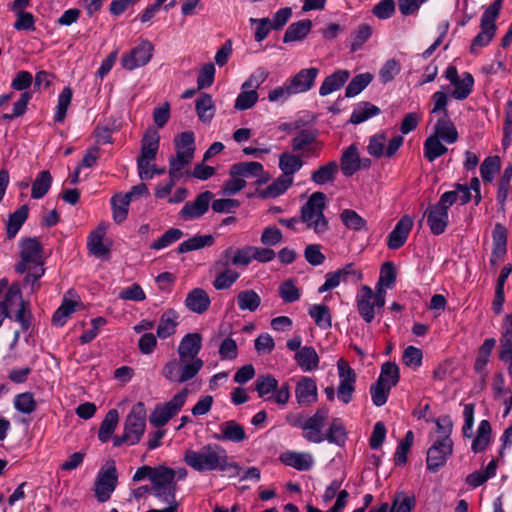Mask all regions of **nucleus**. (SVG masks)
<instances>
[{"label":"nucleus","instance_id":"nucleus-1","mask_svg":"<svg viewBox=\"0 0 512 512\" xmlns=\"http://www.w3.org/2000/svg\"><path fill=\"white\" fill-rule=\"evenodd\" d=\"M183 461L199 473L219 471L235 476L240 471L239 464L230 461L226 449L217 443H208L199 449L185 450Z\"/></svg>","mask_w":512,"mask_h":512},{"label":"nucleus","instance_id":"nucleus-2","mask_svg":"<svg viewBox=\"0 0 512 512\" xmlns=\"http://www.w3.org/2000/svg\"><path fill=\"white\" fill-rule=\"evenodd\" d=\"M21 260L15 266L18 273L27 275L24 279L25 284L31 285V290H35L36 282L44 275L42 249L39 241L34 238L24 240L20 246Z\"/></svg>","mask_w":512,"mask_h":512},{"label":"nucleus","instance_id":"nucleus-3","mask_svg":"<svg viewBox=\"0 0 512 512\" xmlns=\"http://www.w3.org/2000/svg\"><path fill=\"white\" fill-rule=\"evenodd\" d=\"M304 166L302 157L290 151L279 155L278 167L281 174L262 192L267 198H276L284 194L294 182V175Z\"/></svg>","mask_w":512,"mask_h":512},{"label":"nucleus","instance_id":"nucleus-4","mask_svg":"<svg viewBox=\"0 0 512 512\" xmlns=\"http://www.w3.org/2000/svg\"><path fill=\"white\" fill-rule=\"evenodd\" d=\"M326 195L323 192H314L301 207L300 220L307 229L320 235L328 230V220L324 215Z\"/></svg>","mask_w":512,"mask_h":512},{"label":"nucleus","instance_id":"nucleus-5","mask_svg":"<svg viewBox=\"0 0 512 512\" xmlns=\"http://www.w3.org/2000/svg\"><path fill=\"white\" fill-rule=\"evenodd\" d=\"M159 142V133L154 129L148 130L142 138L141 153L137 159L138 174L142 180H150L155 175Z\"/></svg>","mask_w":512,"mask_h":512},{"label":"nucleus","instance_id":"nucleus-6","mask_svg":"<svg viewBox=\"0 0 512 512\" xmlns=\"http://www.w3.org/2000/svg\"><path fill=\"white\" fill-rule=\"evenodd\" d=\"M457 201V193L447 191L440 196L439 201L431 205L427 212V224L434 235H441L445 232L449 222V208Z\"/></svg>","mask_w":512,"mask_h":512},{"label":"nucleus","instance_id":"nucleus-7","mask_svg":"<svg viewBox=\"0 0 512 512\" xmlns=\"http://www.w3.org/2000/svg\"><path fill=\"white\" fill-rule=\"evenodd\" d=\"M503 0H494V2L485 9L481 17L480 32L474 37L470 52L477 54L478 51L487 46L496 33V20L500 14Z\"/></svg>","mask_w":512,"mask_h":512},{"label":"nucleus","instance_id":"nucleus-8","mask_svg":"<svg viewBox=\"0 0 512 512\" xmlns=\"http://www.w3.org/2000/svg\"><path fill=\"white\" fill-rule=\"evenodd\" d=\"M204 365L186 357L172 358L162 368L163 377L171 383H185L201 371Z\"/></svg>","mask_w":512,"mask_h":512},{"label":"nucleus","instance_id":"nucleus-9","mask_svg":"<svg viewBox=\"0 0 512 512\" xmlns=\"http://www.w3.org/2000/svg\"><path fill=\"white\" fill-rule=\"evenodd\" d=\"M118 484V471L113 460L107 461L98 471L93 491L99 503L107 502Z\"/></svg>","mask_w":512,"mask_h":512},{"label":"nucleus","instance_id":"nucleus-10","mask_svg":"<svg viewBox=\"0 0 512 512\" xmlns=\"http://www.w3.org/2000/svg\"><path fill=\"white\" fill-rule=\"evenodd\" d=\"M187 396L188 390L184 388L169 401L157 404L149 416L150 424L155 428L165 426L184 407Z\"/></svg>","mask_w":512,"mask_h":512},{"label":"nucleus","instance_id":"nucleus-11","mask_svg":"<svg viewBox=\"0 0 512 512\" xmlns=\"http://www.w3.org/2000/svg\"><path fill=\"white\" fill-rule=\"evenodd\" d=\"M176 472L172 468L160 465L152 478L151 492L159 501L176 500Z\"/></svg>","mask_w":512,"mask_h":512},{"label":"nucleus","instance_id":"nucleus-12","mask_svg":"<svg viewBox=\"0 0 512 512\" xmlns=\"http://www.w3.org/2000/svg\"><path fill=\"white\" fill-rule=\"evenodd\" d=\"M147 411L143 402L134 404L126 416L123 431L127 438L138 444L146 429Z\"/></svg>","mask_w":512,"mask_h":512},{"label":"nucleus","instance_id":"nucleus-13","mask_svg":"<svg viewBox=\"0 0 512 512\" xmlns=\"http://www.w3.org/2000/svg\"><path fill=\"white\" fill-rule=\"evenodd\" d=\"M403 142L404 138L401 135H395L388 139L384 132H380L370 138L367 150L373 157L391 158L403 145Z\"/></svg>","mask_w":512,"mask_h":512},{"label":"nucleus","instance_id":"nucleus-14","mask_svg":"<svg viewBox=\"0 0 512 512\" xmlns=\"http://www.w3.org/2000/svg\"><path fill=\"white\" fill-rule=\"evenodd\" d=\"M329 409L325 406L319 407L317 411L305 419L302 430L303 438L311 443H322L326 440L323 428L328 420Z\"/></svg>","mask_w":512,"mask_h":512},{"label":"nucleus","instance_id":"nucleus-15","mask_svg":"<svg viewBox=\"0 0 512 512\" xmlns=\"http://www.w3.org/2000/svg\"><path fill=\"white\" fill-rule=\"evenodd\" d=\"M453 453L451 437L437 438L427 451V469L433 473L442 468Z\"/></svg>","mask_w":512,"mask_h":512},{"label":"nucleus","instance_id":"nucleus-16","mask_svg":"<svg viewBox=\"0 0 512 512\" xmlns=\"http://www.w3.org/2000/svg\"><path fill=\"white\" fill-rule=\"evenodd\" d=\"M337 371L339 377L337 397L342 403L348 404L352 401L355 391L356 373L349 363L342 358L337 361Z\"/></svg>","mask_w":512,"mask_h":512},{"label":"nucleus","instance_id":"nucleus-17","mask_svg":"<svg viewBox=\"0 0 512 512\" xmlns=\"http://www.w3.org/2000/svg\"><path fill=\"white\" fill-rule=\"evenodd\" d=\"M355 302L360 317L366 323H371L374 320L376 309L384 307V305L378 303V292L374 293L367 285L361 286L356 295Z\"/></svg>","mask_w":512,"mask_h":512},{"label":"nucleus","instance_id":"nucleus-18","mask_svg":"<svg viewBox=\"0 0 512 512\" xmlns=\"http://www.w3.org/2000/svg\"><path fill=\"white\" fill-rule=\"evenodd\" d=\"M154 52L152 43L148 40L141 41L129 53L121 58L123 68L127 70H134L139 67L145 66L151 60Z\"/></svg>","mask_w":512,"mask_h":512},{"label":"nucleus","instance_id":"nucleus-19","mask_svg":"<svg viewBox=\"0 0 512 512\" xmlns=\"http://www.w3.org/2000/svg\"><path fill=\"white\" fill-rule=\"evenodd\" d=\"M107 226L100 224L88 236L87 248L97 258H107L110 253L111 242L105 239Z\"/></svg>","mask_w":512,"mask_h":512},{"label":"nucleus","instance_id":"nucleus-20","mask_svg":"<svg viewBox=\"0 0 512 512\" xmlns=\"http://www.w3.org/2000/svg\"><path fill=\"white\" fill-rule=\"evenodd\" d=\"M211 191L200 193L194 201L184 204L180 211V217L184 220H193L203 216L209 209L210 202L213 198Z\"/></svg>","mask_w":512,"mask_h":512},{"label":"nucleus","instance_id":"nucleus-21","mask_svg":"<svg viewBox=\"0 0 512 512\" xmlns=\"http://www.w3.org/2000/svg\"><path fill=\"white\" fill-rule=\"evenodd\" d=\"M414 225V220L409 215H404L396 223L393 230L388 235L387 246L389 249L396 250L402 247L408 239L409 233Z\"/></svg>","mask_w":512,"mask_h":512},{"label":"nucleus","instance_id":"nucleus-22","mask_svg":"<svg viewBox=\"0 0 512 512\" xmlns=\"http://www.w3.org/2000/svg\"><path fill=\"white\" fill-rule=\"evenodd\" d=\"M203 338L199 333H187L182 337L177 347L179 357H186L193 361L197 360L204 365V361L198 357L202 348Z\"/></svg>","mask_w":512,"mask_h":512},{"label":"nucleus","instance_id":"nucleus-23","mask_svg":"<svg viewBox=\"0 0 512 512\" xmlns=\"http://www.w3.org/2000/svg\"><path fill=\"white\" fill-rule=\"evenodd\" d=\"M293 151H306V157H319L320 147L316 145V133L312 130H301L291 142Z\"/></svg>","mask_w":512,"mask_h":512},{"label":"nucleus","instance_id":"nucleus-24","mask_svg":"<svg viewBox=\"0 0 512 512\" xmlns=\"http://www.w3.org/2000/svg\"><path fill=\"white\" fill-rule=\"evenodd\" d=\"M316 381L308 376L301 377L295 387V398L299 405L308 406L317 401Z\"/></svg>","mask_w":512,"mask_h":512},{"label":"nucleus","instance_id":"nucleus-25","mask_svg":"<svg viewBox=\"0 0 512 512\" xmlns=\"http://www.w3.org/2000/svg\"><path fill=\"white\" fill-rule=\"evenodd\" d=\"M218 441L241 443L247 439L245 428L235 420L224 421L219 425V433L213 435Z\"/></svg>","mask_w":512,"mask_h":512},{"label":"nucleus","instance_id":"nucleus-26","mask_svg":"<svg viewBox=\"0 0 512 512\" xmlns=\"http://www.w3.org/2000/svg\"><path fill=\"white\" fill-rule=\"evenodd\" d=\"M319 72V69L316 67L301 69L288 81L290 89L292 92H294V94H300L309 91L314 86Z\"/></svg>","mask_w":512,"mask_h":512},{"label":"nucleus","instance_id":"nucleus-27","mask_svg":"<svg viewBox=\"0 0 512 512\" xmlns=\"http://www.w3.org/2000/svg\"><path fill=\"white\" fill-rule=\"evenodd\" d=\"M280 461L286 466L292 467L298 471H308L314 465V458L311 453L285 451L279 456Z\"/></svg>","mask_w":512,"mask_h":512},{"label":"nucleus","instance_id":"nucleus-28","mask_svg":"<svg viewBox=\"0 0 512 512\" xmlns=\"http://www.w3.org/2000/svg\"><path fill=\"white\" fill-rule=\"evenodd\" d=\"M396 281V270L391 262H386L380 269V275L376 284V291L378 292V303L385 305L386 290L391 289Z\"/></svg>","mask_w":512,"mask_h":512},{"label":"nucleus","instance_id":"nucleus-29","mask_svg":"<svg viewBox=\"0 0 512 512\" xmlns=\"http://www.w3.org/2000/svg\"><path fill=\"white\" fill-rule=\"evenodd\" d=\"M432 134L449 145L457 142L459 138L456 126L451 121L449 114L438 117Z\"/></svg>","mask_w":512,"mask_h":512},{"label":"nucleus","instance_id":"nucleus-30","mask_svg":"<svg viewBox=\"0 0 512 512\" xmlns=\"http://www.w3.org/2000/svg\"><path fill=\"white\" fill-rule=\"evenodd\" d=\"M179 314L174 309H167L165 310L159 319L157 329H156V335L160 339H167L171 336H173L176 331L177 327L179 326Z\"/></svg>","mask_w":512,"mask_h":512},{"label":"nucleus","instance_id":"nucleus-31","mask_svg":"<svg viewBox=\"0 0 512 512\" xmlns=\"http://www.w3.org/2000/svg\"><path fill=\"white\" fill-rule=\"evenodd\" d=\"M184 303L186 308L191 312L203 314L209 309L211 300L204 289L194 288L187 294Z\"/></svg>","mask_w":512,"mask_h":512},{"label":"nucleus","instance_id":"nucleus-32","mask_svg":"<svg viewBox=\"0 0 512 512\" xmlns=\"http://www.w3.org/2000/svg\"><path fill=\"white\" fill-rule=\"evenodd\" d=\"M350 72L346 69H338L332 74L325 77L319 87L320 96H327L333 92L341 89L344 84L349 80Z\"/></svg>","mask_w":512,"mask_h":512},{"label":"nucleus","instance_id":"nucleus-33","mask_svg":"<svg viewBox=\"0 0 512 512\" xmlns=\"http://www.w3.org/2000/svg\"><path fill=\"white\" fill-rule=\"evenodd\" d=\"M496 340L494 338H487L478 349V353L474 362V370L484 381L488 375L486 366L489 363L490 356L495 347Z\"/></svg>","mask_w":512,"mask_h":512},{"label":"nucleus","instance_id":"nucleus-34","mask_svg":"<svg viewBox=\"0 0 512 512\" xmlns=\"http://www.w3.org/2000/svg\"><path fill=\"white\" fill-rule=\"evenodd\" d=\"M294 360L303 372L315 371L319 367V356L312 346H304L294 355Z\"/></svg>","mask_w":512,"mask_h":512},{"label":"nucleus","instance_id":"nucleus-35","mask_svg":"<svg viewBox=\"0 0 512 512\" xmlns=\"http://www.w3.org/2000/svg\"><path fill=\"white\" fill-rule=\"evenodd\" d=\"M492 241L493 249L490 263L495 265L497 260L501 259L507 251V230L502 224L497 223L495 225L492 232Z\"/></svg>","mask_w":512,"mask_h":512},{"label":"nucleus","instance_id":"nucleus-36","mask_svg":"<svg viewBox=\"0 0 512 512\" xmlns=\"http://www.w3.org/2000/svg\"><path fill=\"white\" fill-rule=\"evenodd\" d=\"M362 160L360 159L358 149L355 145H350L342 154L341 171L344 176L350 177L361 168Z\"/></svg>","mask_w":512,"mask_h":512},{"label":"nucleus","instance_id":"nucleus-37","mask_svg":"<svg viewBox=\"0 0 512 512\" xmlns=\"http://www.w3.org/2000/svg\"><path fill=\"white\" fill-rule=\"evenodd\" d=\"M453 90L450 92V96L456 100H465L473 91L474 78L471 73L463 72L454 83H450Z\"/></svg>","mask_w":512,"mask_h":512},{"label":"nucleus","instance_id":"nucleus-38","mask_svg":"<svg viewBox=\"0 0 512 512\" xmlns=\"http://www.w3.org/2000/svg\"><path fill=\"white\" fill-rule=\"evenodd\" d=\"M312 26L313 23L309 19L292 23L284 33L283 42L290 43L304 40L311 31Z\"/></svg>","mask_w":512,"mask_h":512},{"label":"nucleus","instance_id":"nucleus-39","mask_svg":"<svg viewBox=\"0 0 512 512\" xmlns=\"http://www.w3.org/2000/svg\"><path fill=\"white\" fill-rule=\"evenodd\" d=\"M119 422V413L116 409H111L107 412L102 420L99 430L98 439L102 443L108 442L117 428Z\"/></svg>","mask_w":512,"mask_h":512},{"label":"nucleus","instance_id":"nucleus-40","mask_svg":"<svg viewBox=\"0 0 512 512\" xmlns=\"http://www.w3.org/2000/svg\"><path fill=\"white\" fill-rule=\"evenodd\" d=\"M195 108L198 118L203 123H209L213 119L216 111L212 96L207 93L200 94L196 99Z\"/></svg>","mask_w":512,"mask_h":512},{"label":"nucleus","instance_id":"nucleus-41","mask_svg":"<svg viewBox=\"0 0 512 512\" xmlns=\"http://www.w3.org/2000/svg\"><path fill=\"white\" fill-rule=\"evenodd\" d=\"M174 146L177 154L193 159L195 153L194 133L185 131L178 134L174 138Z\"/></svg>","mask_w":512,"mask_h":512},{"label":"nucleus","instance_id":"nucleus-42","mask_svg":"<svg viewBox=\"0 0 512 512\" xmlns=\"http://www.w3.org/2000/svg\"><path fill=\"white\" fill-rule=\"evenodd\" d=\"M236 301L241 311L255 312L261 305V297L253 289L240 291L236 296Z\"/></svg>","mask_w":512,"mask_h":512},{"label":"nucleus","instance_id":"nucleus-43","mask_svg":"<svg viewBox=\"0 0 512 512\" xmlns=\"http://www.w3.org/2000/svg\"><path fill=\"white\" fill-rule=\"evenodd\" d=\"M339 170L336 161H330L312 172L311 180L317 185H324L335 180Z\"/></svg>","mask_w":512,"mask_h":512},{"label":"nucleus","instance_id":"nucleus-44","mask_svg":"<svg viewBox=\"0 0 512 512\" xmlns=\"http://www.w3.org/2000/svg\"><path fill=\"white\" fill-rule=\"evenodd\" d=\"M215 238L212 235H195L179 244L177 251L180 254L210 247L214 244Z\"/></svg>","mask_w":512,"mask_h":512},{"label":"nucleus","instance_id":"nucleus-45","mask_svg":"<svg viewBox=\"0 0 512 512\" xmlns=\"http://www.w3.org/2000/svg\"><path fill=\"white\" fill-rule=\"evenodd\" d=\"M308 314L319 328L324 330L331 328L332 317L327 305L313 304L309 307Z\"/></svg>","mask_w":512,"mask_h":512},{"label":"nucleus","instance_id":"nucleus-46","mask_svg":"<svg viewBox=\"0 0 512 512\" xmlns=\"http://www.w3.org/2000/svg\"><path fill=\"white\" fill-rule=\"evenodd\" d=\"M28 214V206L22 205L15 212L9 215L7 221V236L9 239H12L16 236L24 222L27 220Z\"/></svg>","mask_w":512,"mask_h":512},{"label":"nucleus","instance_id":"nucleus-47","mask_svg":"<svg viewBox=\"0 0 512 512\" xmlns=\"http://www.w3.org/2000/svg\"><path fill=\"white\" fill-rule=\"evenodd\" d=\"M491 440V425L488 420L480 421L477 428V435L472 442L471 449L474 453L484 451Z\"/></svg>","mask_w":512,"mask_h":512},{"label":"nucleus","instance_id":"nucleus-48","mask_svg":"<svg viewBox=\"0 0 512 512\" xmlns=\"http://www.w3.org/2000/svg\"><path fill=\"white\" fill-rule=\"evenodd\" d=\"M443 143L441 139L431 134L424 142V157L429 162H433L446 154L448 149Z\"/></svg>","mask_w":512,"mask_h":512},{"label":"nucleus","instance_id":"nucleus-49","mask_svg":"<svg viewBox=\"0 0 512 512\" xmlns=\"http://www.w3.org/2000/svg\"><path fill=\"white\" fill-rule=\"evenodd\" d=\"M52 175L49 171L43 170L38 173L32 183L31 197L33 199L43 198L52 185Z\"/></svg>","mask_w":512,"mask_h":512},{"label":"nucleus","instance_id":"nucleus-50","mask_svg":"<svg viewBox=\"0 0 512 512\" xmlns=\"http://www.w3.org/2000/svg\"><path fill=\"white\" fill-rule=\"evenodd\" d=\"M78 300L65 297L60 307L55 311L52 322L56 326H63L70 316L75 312Z\"/></svg>","mask_w":512,"mask_h":512},{"label":"nucleus","instance_id":"nucleus-51","mask_svg":"<svg viewBox=\"0 0 512 512\" xmlns=\"http://www.w3.org/2000/svg\"><path fill=\"white\" fill-rule=\"evenodd\" d=\"M264 167L260 162L250 161L235 164L230 169V175L246 177H259L263 174Z\"/></svg>","mask_w":512,"mask_h":512},{"label":"nucleus","instance_id":"nucleus-52","mask_svg":"<svg viewBox=\"0 0 512 512\" xmlns=\"http://www.w3.org/2000/svg\"><path fill=\"white\" fill-rule=\"evenodd\" d=\"M415 505V496L401 491L395 494L391 505H388V512H412Z\"/></svg>","mask_w":512,"mask_h":512},{"label":"nucleus","instance_id":"nucleus-53","mask_svg":"<svg viewBox=\"0 0 512 512\" xmlns=\"http://www.w3.org/2000/svg\"><path fill=\"white\" fill-rule=\"evenodd\" d=\"M340 220L347 229L354 231L367 230L366 220L362 216H360L355 210L344 209L340 213Z\"/></svg>","mask_w":512,"mask_h":512},{"label":"nucleus","instance_id":"nucleus-54","mask_svg":"<svg viewBox=\"0 0 512 512\" xmlns=\"http://www.w3.org/2000/svg\"><path fill=\"white\" fill-rule=\"evenodd\" d=\"M369 72L361 73L351 79L345 89V96L352 98L360 94L373 80Z\"/></svg>","mask_w":512,"mask_h":512},{"label":"nucleus","instance_id":"nucleus-55","mask_svg":"<svg viewBox=\"0 0 512 512\" xmlns=\"http://www.w3.org/2000/svg\"><path fill=\"white\" fill-rule=\"evenodd\" d=\"M278 387L277 379L272 375H261L255 381V390L262 399H270Z\"/></svg>","mask_w":512,"mask_h":512},{"label":"nucleus","instance_id":"nucleus-56","mask_svg":"<svg viewBox=\"0 0 512 512\" xmlns=\"http://www.w3.org/2000/svg\"><path fill=\"white\" fill-rule=\"evenodd\" d=\"M26 303L27 302H25L22 298V293L19 286L12 285L6 291L1 306L5 311H7V316H9V314L13 313L15 309H18V307H20L21 304Z\"/></svg>","mask_w":512,"mask_h":512},{"label":"nucleus","instance_id":"nucleus-57","mask_svg":"<svg viewBox=\"0 0 512 512\" xmlns=\"http://www.w3.org/2000/svg\"><path fill=\"white\" fill-rule=\"evenodd\" d=\"M131 201L124 194H116L111 198L113 219L116 223H122L128 215Z\"/></svg>","mask_w":512,"mask_h":512},{"label":"nucleus","instance_id":"nucleus-58","mask_svg":"<svg viewBox=\"0 0 512 512\" xmlns=\"http://www.w3.org/2000/svg\"><path fill=\"white\" fill-rule=\"evenodd\" d=\"M379 113L380 109L377 106L369 102H362L354 108L350 120L353 124H360Z\"/></svg>","mask_w":512,"mask_h":512},{"label":"nucleus","instance_id":"nucleus-59","mask_svg":"<svg viewBox=\"0 0 512 512\" xmlns=\"http://www.w3.org/2000/svg\"><path fill=\"white\" fill-rule=\"evenodd\" d=\"M399 368L393 362H386L382 365L377 382L392 389L399 381Z\"/></svg>","mask_w":512,"mask_h":512},{"label":"nucleus","instance_id":"nucleus-60","mask_svg":"<svg viewBox=\"0 0 512 512\" xmlns=\"http://www.w3.org/2000/svg\"><path fill=\"white\" fill-rule=\"evenodd\" d=\"M450 98L449 87L442 86L441 90L434 92L432 95L433 107L430 113L439 114V116L448 114L447 106Z\"/></svg>","mask_w":512,"mask_h":512},{"label":"nucleus","instance_id":"nucleus-61","mask_svg":"<svg viewBox=\"0 0 512 512\" xmlns=\"http://www.w3.org/2000/svg\"><path fill=\"white\" fill-rule=\"evenodd\" d=\"M501 161L498 156L486 157L480 165V174L484 182L491 183L500 171Z\"/></svg>","mask_w":512,"mask_h":512},{"label":"nucleus","instance_id":"nucleus-62","mask_svg":"<svg viewBox=\"0 0 512 512\" xmlns=\"http://www.w3.org/2000/svg\"><path fill=\"white\" fill-rule=\"evenodd\" d=\"M184 233L179 228H170L161 237L150 244L152 250H162L174 244L183 237Z\"/></svg>","mask_w":512,"mask_h":512},{"label":"nucleus","instance_id":"nucleus-63","mask_svg":"<svg viewBox=\"0 0 512 512\" xmlns=\"http://www.w3.org/2000/svg\"><path fill=\"white\" fill-rule=\"evenodd\" d=\"M240 273L232 268H226L224 271L216 275L213 280V287L218 290H227L231 288L239 279Z\"/></svg>","mask_w":512,"mask_h":512},{"label":"nucleus","instance_id":"nucleus-64","mask_svg":"<svg viewBox=\"0 0 512 512\" xmlns=\"http://www.w3.org/2000/svg\"><path fill=\"white\" fill-rule=\"evenodd\" d=\"M325 437L329 443H333L338 446H342L345 444L347 439V433L340 419H334L332 421L327 434H325Z\"/></svg>","mask_w":512,"mask_h":512}]
</instances>
